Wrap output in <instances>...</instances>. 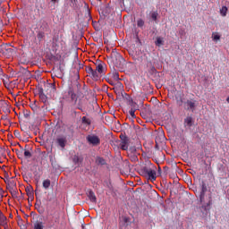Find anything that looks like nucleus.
I'll use <instances>...</instances> for the list:
<instances>
[{
  "instance_id": "f257e3e1",
  "label": "nucleus",
  "mask_w": 229,
  "mask_h": 229,
  "mask_svg": "<svg viewBox=\"0 0 229 229\" xmlns=\"http://www.w3.org/2000/svg\"><path fill=\"white\" fill-rule=\"evenodd\" d=\"M199 201L206 208L211 207V205H212V192L200 194L199 195Z\"/></svg>"
},
{
  "instance_id": "f03ea898",
  "label": "nucleus",
  "mask_w": 229,
  "mask_h": 229,
  "mask_svg": "<svg viewBox=\"0 0 229 229\" xmlns=\"http://www.w3.org/2000/svg\"><path fill=\"white\" fill-rule=\"evenodd\" d=\"M105 71H106V64L103 62L98 63L95 69V72H97L98 80L101 78V75L105 74Z\"/></svg>"
},
{
  "instance_id": "7ed1b4c3",
  "label": "nucleus",
  "mask_w": 229,
  "mask_h": 229,
  "mask_svg": "<svg viewBox=\"0 0 229 229\" xmlns=\"http://www.w3.org/2000/svg\"><path fill=\"white\" fill-rule=\"evenodd\" d=\"M86 139L89 144H92V146H99L101 144V140L97 135H88Z\"/></svg>"
},
{
  "instance_id": "20e7f679",
  "label": "nucleus",
  "mask_w": 229,
  "mask_h": 229,
  "mask_svg": "<svg viewBox=\"0 0 229 229\" xmlns=\"http://www.w3.org/2000/svg\"><path fill=\"white\" fill-rule=\"evenodd\" d=\"M119 146H120V149H123V151H127L130 146V139H128V137L122 136Z\"/></svg>"
},
{
  "instance_id": "39448f33",
  "label": "nucleus",
  "mask_w": 229,
  "mask_h": 229,
  "mask_svg": "<svg viewBox=\"0 0 229 229\" xmlns=\"http://www.w3.org/2000/svg\"><path fill=\"white\" fill-rule=\"evenodd\" d=\"M68 96H70L72 103H73V105H77L78 95H76L74 89L72 87L69 88Z\"/></svg>"
},
{
  "instance_id": "423d86ee",
  "label": "nucleus",
  "mask_w": 229,
  "mask_h": 229,
  "mask_svg": "<svg viewBox=\"0 0 229 229\" xmlns=\"http://www.w3.org/2000/svg\"><path fill=\"white\" fill-rule=\"evenodd\" d=\"M0 109L4 114H10L11 112L10 105H8V102H6L5 100H0Z\"/></svg>"
},
{
  "instance_id": "0eeeda50",
  "label": "nucleus",
  "mask_w": 229,
  "mask_h": 229,
  "mask_svg": "<svg viewBox=\"0 0 229 229\" xmlns=\"http://www.w3.org/2000/svg\"><path fill=\"white\" fill-rule=\"evenodd\" d=\"M2 51L4 55H7V56H12V55L15 53V50L12 48L10 45H4L2 48Z\"/></svg>"
},
{
  "instance_id": "6e6552de",
  "label": "nucleus",
  "mask_w": 229,
  "mask_h": 229,
  "mask_svg": "<svg viewBox=\"0 0 229 229\" xmlns=\"http://www.w3.org/2000/svg\"><path fill=\"white\" fill-rule=\"evenodd\" d=\"M174 98L178 106H182L183 105V93L182 91H177Z\"/></svg>"
},
{
  "instance_id": "1a4fd4ad",
  "label": "nucleus",
  "mask_w": 229,
  "mask_h": 229,
  "mask_svg": "<svg viewBox=\"0 0 229 229\" xmlns=\"http://www.w3.org/2000/svg\"><path fill=\"white\" fill-rule=\"evenodd\" d=\"M56 144L62 148V149L65 148V146L67 145V138L65 137H59L55 140Z\"/></svg>"
},
{
  "instance_id": "9d476101",
  "label": "nucleus",
  "mask_w": 229,
  "mask_h": 229,
  "mask_svg": "<svg viewBox=\"0 0 229 229\" xmlns=\"http://www.w3.org/2000/svg\"><path fill=\"white\" fill-rule=\"evenodd\" d=\"M86 72L91 76L92 80H98V72L92 69V66H86Z\"/></svg>"
},
{
  "instance_id": "9b49d317",
  "label": "nucleus",
  "mask_w": 229,
  "mask_h": 229,
  "mask_svg": "<svg viewBox=\"0 0 229 229\" xmlns=\"http://www.w3.org/2000/svg\"><path fill=\"white\" fill-rule=\"evenodd\" d=\"M184 106H186V110H191V112H194L196 108V101L195 100H187L184 103Z\"/></svg>"
},
{
  "instance_id": "f8f14e48",
  "label": "nucleus",
  "mask_w": 229,
  "mask_h": 229,
  "mask_svg": "<svg viewBox=\"0 0 229 229\" xmlns=\"http://www.w3.org/2000/svg\"><path fill=\"white\" fill-rule=\"evenodd\" d=\"M156 167L154 166L150 171L145 175L148 176V180L151 182H155L157 180V171L155 170Z\"/></svg>"
},
{
  "instance_id": "ddd939ff",
  "label": "nucleus",
  "mask_w": 229,
  "mask_h": 229,
  "mask_svg": "<svg viewBox=\"0 0 229 229\" xmlns=\"http://www.w3.org/2000/svg\"><path fill=\"white\" fill-rule=\"evenodd\" d=\"M165 141V136H164V134H158L156 137V146H155L156 149H160V147H158V145Z\"/></svg>"
},
{
  "instance_id": "4468645a",
  "label": "nucleus",
  "mask_w": 229,
  "mask_h": 229,
  "mask_svg": "<svg viewBox=\"0 0 229 229\" xmlns=\"http://www.w3.org/2000/svg\"><path fill=\"white\" fill-rule=\"evenodd\" d=\"M88 198L91 201V203H98V198L96 197V193H94L92 190L88 191Z\"/></svg>"
},
{
  "instance_id": "2eb2a0df",
  "label": "nucleus",
  "mask_w": 229,
  "mask_h": 229,
  "mask_svg": "<svg viewBox=\"0 0 229 229\" xmlns=\"http://www.w3.org/2000/svg\"><path fill=\"white\" fill-rule=\"evenodd\" d=\"M7 219L3 213H0V226H4V228L8 227Z\"/></svg>"
},
{
  "instance_id": "dca6fc26",
  "label": "nucleus",
  "mask_w": 229,
  "mask_h": 229,
  "mask_svg": "<svg viewBox=\"0 0 229 229\" xmlns=\"http://www.w3.org/2000/svg\"><path fill=\"white\" fill-rule=\"evenodd\" d=\"M25 191H26L28 198H30V199H33V198H34L33 187H31V185L27 186L25 188Z\"/></svg>"
},
{
  "instance_id": "f3484780",
  "label": "nucleus",
  "mask_w": 229,
  "mask_h": 229,
  "mask_svg": "<svg viewBox=\"0 0 229 229\" xmlns=\"http://www.w3.org/2000/svg\"><path fill=\"white\" fill-rule=\"evenodd\" d=\"M153 167H155V166L146 165L145 166H143L141 168L140 171H141L142 174H144V176H146L148 174V173L150 171V169H152Z\"/></svg>"
},
{
  "instance_id": "a211bd4d",
  "label": "nucleus",
  "mask_w": 229,
  "mask_h": 229,
  "mask_svg": "<svg viewBox=\"0 0 229 229\" xmlns=\"http://www.w3.org/2000/svg\"><path fill=\"white\" fill-rule=\"evenodd\" d=\"M37 38H38V42H42V40H44V38H46V32H44L42 30L38 31Z\"/></svg>"
},
{
  "instance_id": "6ab92c4d",
  "label": "nucleus",
  "mask_w": 229,
  "mask_h": 229,
  "mask_svg": "<svg viewBox=\"0 0 229 229\" xmlns=\"http://www.w3.org/2000/svg\"><path fill=\"white\" fill-rule=\"evenodd\" d=\"M96 164H98V165H106V160L101 157H98L96 158Z\"/></svg>"
},
{
  "instance_id": "aec40b11",
  "label": "nucleus",
  "mask_w": 229,
  "mask_h": 229,
  "mask_svg": "<svg viewBox=\"0 0 229 229\" xmlns=\"http://www.w3.org/2000/svg\"><path fill=\"white\" fill-rule=\"evenodd\" d=\"M15 153L20 160L24 158V148H21V150L15 149Z\"/></svg>"
},
{
  "instance_id": "412c9836",
  "label": "nucleus",
  "mask_w": 229,
  "mask_h": 229,
  "mask_svg": "<svg viewBox=\"0 0 229 229\" xmlns=\"http://www.w3.org/2000/svg\"><path fill=\"white\" fill-rule=\"evenodd\" d=\"M129 105L131 106V110L137 112V110H139V105L135 102H133V100H131L129 102Z\"/></svg>"
},
{
  "instance_id": "4be33fe9",
  "label": "nucleus",
  "mask_w": 229,
  "mask_h": 229,
  "mask_svg": "<svg viewBox=\"0 0 229 229\" xmlns=\"http://www.w3.org/2000/svg\"><path fill=\"white\" fill-rule=\"evenodd\" d=\"M109 77L114 80V81H119L121 80L119 78V72H113L111 74H109Z\"/></svg>"
},
{
  "instance_id": "5701e85b",
  "label": "nucleus",
  "mask_w": 229,
  "mask_h": 229,
  "mask_svg": "<svg viewBox=\"0 0 229 229\" xmlns=\"http://www.w3.org/2000/svg\"><path fill=\"white\" fill-rule=\"evenodd\" d=\"M74 106L78 109L83 112V100L81 98L78 99L77 104L74 105Z\"/></svg>"
},
{
  "instance_id": "b1692460",
  "label": "nucleus",
  "mask_w": 229,
  "mask_h": 229,
  "mask_svg": "<svg viewBox=\"0 0 229 229\" xmlns=\"http://www.w3.org/2000/svg\"><path fill=\"white\" fill-rule=\"evenodd\" d=\"M46 201H47V205H49V203L55 201V194L48 193L47 198H46Z\"/></svg>"
},
{
  "instance_id": "393cba45",
  "label": "nucleus",
  "mask_w": 229,
  "mask_h": 229,
  "mask_svg": "<svg viewBox=\"0 0 229 229\" xmlns=\"http://www.w3.org/2000/svg\"><path fill=\"white\" fill-rule=\"evenodd\" d=\"M49 187H51V180H49V179L44 180L43 181V189L47 191V189H49Z\"/></svg>"
},
{
  "instance_id": "a878e982",
  "label": "nucleus",
  "mask_w": 229,
  "mask_h": 229,
  "mask_svg": "<svg viewBox=\"0 0 229 229\" xmlns=\"http://www.w3.org/2000/svg\"><path fill=\"white\" fill-rule=\"evenodd\" d=\"M207 191H208V189H207V183H206L204 181H202V182H201V191H200V194H207Z\"/></svg>"
},
{
  "instance_id": "bb28decb",
  "label": "nucleus",
  "mask_w": 229,
  "mask_h": 229,
  "mask_svg": "<svg viewBox=\"0 0 229 229\" xmlns=\"http://www.w3.org/2000/svg\"><path fill=\"white\" fill-rule=\"evenodd\" d=\"M155 44L158 47H160V46H164V38L157 37Z\"/></svg>"
},
{
  "instance_id": "cd10ccee",
  "label": "nucleus",
  "mask_w": 229,
  "mask_h": 229,
  "mask_svg": "<svg viewBox=\"0 0 229 229\" xmlns=\"http://www.w3.org/2000/svg\"><path fill=\"white\" fill-rule=\"evenodd\" d=\"M47 88L50 89V92H53V94H55V92H56V84L48 83Z\"/></svg>"
},
{
  "instance_id": "c85d7f7f",
  "label": "nucleus",
  "mask_w": 229,
  "mask_h": 229,
  "mask_svg": "<svg viewBox=\"0 0 229 229\" xmlns=\"http://www.w3.org/2000/svg\"><path fill=\"white\" fill-rule=\"evenodd\" d=\"M6 188L9 189L10 192H12V191H14L15 189V182L13 181H10Z\"/></svg>"
},
{
  "instance_id": "c756f323",
  "label": "nucleus",
  "mask_w": 229,
  "mask_h": 229,
  "mask_svg": "<svg viewBox=\"0 0 229 229\" xmlns=\"http://www.w3.org/2000/svg\"><path fill=\"white\" fill-rule=\"evenodd\" d=\"M227 13H228V7L222 6V8L220 9V14L222 15V17H226Z\"/></svg>"
},
{
  "instance_id": "7c9ffc66",
  "label": "nucleus",
  "mask_w": 229,
  "mask_h": 229,
  "mask_svg": "<svg viewBox=\"0 0 229 229\" xmlns=\"http://www.w3.org/2000/svg\"><path fill=\"white\" fill-rule=\"evenodd\" d=\"M52 47L55 49V51L58 49V38H53Z\"/></svg>"
},
{
  "instance_id": "2f4dec72",
  "label": "nucleus",
  "mask_w": 229,
  "mask_h": 229,
  "mask_svg": "<svg viewBox=\"0 0 229 229\" xmlns=\"http://www.w3.org/2000/svg\"><path fill=\"white\" fill-rule=\"evenodd\" d=\"M23 157L25 158H31V157H32L31 151H30L28 149H23Z\"/></svg>"
},
{
  "instance_id": "473e14b6",
  "label": "nucleus",
  "mask_w": 229,
  "mask_h": 229,
  "mask_svg": "<svg viewBox=\"0 0 229 229\" xmlns=\"http://www.w3.org/2000/svg\"><path fill=\"white\" fill-rule=\"evenodd\" d=\"M150 17L154 22H157V19H158V12H152Z\"/></svg>"
},
{
  "instance_id": "72a5a7b5",
  "label": "nucleus",
  "mask_w": 229,
  "mask_h": 229,
  "mask_svg": "<svg viewBox=\"0 0 229 229\" xmlns=\"http://www.w3.org/2000/svg\"><path fill=\"white\" fill-rule=\"evenodd\" d=\"M81 121H82L83 124H88V126H90V124H91L90 119L87 118V116H83L81 118Z\"/></svg>"
},
{
  "instance_id": "f704fd0d",
  "label": "nucleus",
  "mask_w": 229,
  "mask_h": 229,
  "mask_svg": "<svg viewBox=\"0 0 229 229\" xmlns=\"http://www.w3.org/2000/svg\"><path fill=\"white\" fill-rule=\"evenodd\" d=\"M105 183H106V187H107V189H108L111 192H114V186L112 185V182L106 181Z\"/></svg>"
},
{
  "instance_id": "c9c22d12",
  "label": "nucleus",
  "mask_w": 229,
  "mask_h": 229,
  "mask_svg": "<svg viewBox=\"0 0 229 229\" xmlns=\"http://www.w3.org/2000/svg\"><path fill=\"white\" fill-rule=\"evenodd\" d=\"M184 123L188 125V126H192V117H187L184 120Z\"/></svg>"
},
{
  "instance_id": "e433bc0d",
  "label": "nucleus",
  "mask_w": 229,
  "mask_h": 229,
  "mask_svg": "<svg viewBox=\"0 0 229 229\" xmlns=\"http://www.w3.org/2000/svg\"><path fill=\"white\" fill-rule=\"evenodd\" d=\"M137 26H138V28H143L144 27V20L139 19L137 21Z\"/></svg>"
},
{
  "instance_id": "4c0bfd02",
  "label": "nucleus",
  "mask_w": 229,
  "mask_h": 229,
  "mask_svg": "<svg viewBox=\"0 0 229 229\" xmlns=\"http://www.w3.org/2000/svg\"><path fill=\"white\" fill-rule=\"evenodd\" d=\"M73 162L75 163V164H80V162H83V159H81L80 157H78V156H74L73 157Z\"/></svg>"
},
{
  "instance_id": "58836bf2",
  "label": "nucleus",
  "mask_w": 229,
  "mask_h": 229,
  "mask_svg": "<svg viewBox=\"0 0 229 229\" xmlns=\"http://www.w3.org/2000/svg\"><path fill=\"white\" fill-rule=\"evenodd\" d=\"M39 98L41 99V101L43 103H46V101H47V96H46V94H44V93L39 95Z\"/></svg>"
},
{
  "instance_id": "ea45409f",
  "label": "nucleus",
  "mask_w": 229,
  "mask_h": 229,
  "mask_svg": "<svg viewBox=\"0 0 229 229\" xmlns=\"http://www.w3.org/2000/svg\"><path fill=\"white\" fill-rule=\"evenodd\" d=\"M34 229H44V225H42V223H36L34 224Z\"/></svg>"
},
{
  "instance_id": "a19ab883",
  "label": "nucleus",
  "mask_w": 229,
  "mask_h": 229,
  "mask_svg": "<svg viewBox=\"0 0 229 229\" xmlns=\"http://www.w3.org/2000/svg\"><path fill=\"white\" fill-rule=\"evenodd\" d=\"M106 80L107 83H109V85H115V81H114L112 78L106 77Z\"/></svg>"
},
{
  "instance_id": "79ce46f5",
  "label": "nucleus",
  "mask_w": 229,
  "mask_h": 229,
  "mask_svg": "<svg viewBox=\"0 0 229 229\" xmlns=\"http://www.w3.org/2000/svg\"><path fill=\"white\" fill-rule=\"evenodd\" d=\"M129 114L131 115V117H132V119H135L137 117V115H135V111L130 109Z\"/></svg>"
},
{
  "instance_id": "37998d69",
  "label": "nucleus",
  "mask_w": 229,
  "mask_h": 229,
  "mask_svg": "<svg viewBox=\"0 0 229 229\" xmlns=\"http://www.w3.org/2000/svg\"><path fill=\"white\" fill-rule=\"evenodd\" d=\"M2 121H8V114L4 113L1 116Z\"/></svg>"
},
{
  "instance_id": "c03bdc74",
  "label": "nucleus",
  "mask_w": 229,
  "mask_h": 229,
  "mask_svg": "<svg viewBox=\"0 0 229 229\" xmlns=\"http://www.w3.org/2000/svg\"><path fill=\"white\" fill-rule=\"evenodd\" d=\"M38 96L44 94V89L41 87L38 88Z\"/></svg>"
},
{
  "instance_id": "a18cd8bd",
  "label": "nucleus",
  "mask_w": 229,
  "mask_h": 229,
  "mask_svg": "<svg viewBox=\"0 0 229 229\" xmlns=\"http://www.w3.org/2000/svg\"><path fill=\"white\" fill-rule=\"evenodd\" d=\"M14 137H17V139H19V137H21V132L17 130L14 131Z\"/></svg>"
},
{
  "instance_id": "49530a36",
  "label": "nucleus",
  "mask_w": 229,
  "mask_h": 229,
  "mask_svg": "<svg viewBox=\"0 0 229 229\" xmlns=\"http://www.w3.org/2000/svg\"><path fill=\"white\" fill-rule=\"evenodd\" d=\"M6 148L0 147V155H4Z\"/></svg>"
},
{
  "instance_id": "de8ad7c7",
  "label": "nucleus",
  "mask_w": 229,
  "mask_h": 229,
  "mask_svg": "<svg viewBox=\"0 0 229 229\" xmlns=\"http://www.w3.org/2000/svg\"><path fill=\"white\" fill-rule=\"evenodd\" d=\"M23 115H24V117H25L26 119H29V117H30V112H29V111H26V112L23 114Z\"/></svg>"
},
{
  "instance_id": "09e8293b",
  "label": "nucleus",
  "mask_w": 229,
  "mask_h": 229,
  "mask_svg": "<svg viewBox=\"0 0 229 229\" xmlns=\"http://www.w3.org/2000/svg\"><path fill=\"white\" fill-rule=\"evenodd\" d=\"M220 38H221V36H219V35H215L213 37V40H219Z\"/></svg>"
},
{
  "instance_id": "8fccbe9b",
  "label": "nucleus",
  "mask_w": 229,
  "mask_h": 229,
  "mask_svg": "<svg viewBox=\"0 0 229 229\" xmlns=\"http://www.w3.org/2000/svg\"><path fill=\"white\" fill-rule=\"evenodd\" d=\"M59 220H60V214H57L56 216H55V222L58 223Z\"/></svg>"
},
{
  "instance_id": "3c124183",
  "label": "nucleus",
  "mask_w": 229,
  "mask_h": 229,
  "mask_svg": "<svg viewBox=\"0 0 229 229\" xmlns=\"http://www.w3.org/2000/svg\"><path fill=\"white\" fill-rule=\"evenodd\" d=\"M4 72L3 71V68H1V64H0V76H4Z\"/></svg>"
},
{
  "instance_id": "603ef678",
  "label": "nucleus",
  "mask_w": 229,
  "mask_h": 229,
  "mask_svg": "<svg viewBox=\"0 0 229 229\" xmlns=\"http://www.w3.org/2000/svg\"><path fill=\"white\" fill-rule=\"evenodd\" d=\"M130 150L133 153V151H137V149L135 148H130Z\"/></svg>"
},
{
  "instance_id": "864d4df0",
  "label": "nucleus",
  "mask_w": 229,
  "mask_h": 229,
  "mask_svg": "<svg viewBox=\"0 0 229 229\" xmlns=\"http://www.w3.org/2000/svg\"><path fill=\"white\" fill-rule=\"evenodd\" d=\"M50 162H53V156H49Z\"/></svg>"
},
{
  "instance_id": "5fc2aeb1",
  "label": "nucleus",
  "mask_w": 229,
  "mask_h": 229,
  "mask_svg": "<svg viewBox=\"0 0 229 229\" xmlns=\"http://www.w3.org/2000/svg\"><path fill=\"white\" fill-rule=\"evenodd\" d=\"M120 60H124V58H123L121 55H119Z\"/></svg>"
},
{
  "instance_id": "6e6d98bb",
  "label": "nucleus",
  "mask_w": 229,
  "mask_h": 229,
  "mask_svg": "<svg viewBox=\"0 0 229 229\" xmlns=\"http://www.w3.org/2000/svg\"><path fill=\"white\" fill-rule=\"evenodd\" d=\"M226 101H227V103H229V95H228V98H226Z\"/></svg>"
},
{
  "instance_id": "4d7b16f0",
  "label": "nucleus",
  "mask_w": 229,
  "mask_h": 229,
  "mask_svg": "<svg viewBox=\"0 0 229 229\" xmlns=\"http://www.w3.org/2000/svg\"><path fill=\"white\" fill-rule=\"evenodd\" d=\"M52 1V3H56V0H51Z\"/></svg>"
},
{
  "instance_id": "13d9d810",
  "label": "nucleus",
  "mask_w": 229,
  "mask_h": 229,
  "mask_svg": "<svg viewBox=\"0 0 229 229\" xmlns=\"http://www.w3.org/2000/svg\"><path fill=\"white\" fill-rule=\"evenodd\" d=\"M152 71H155V67H152Z\"/></svg>"
},
{
  "instance_id": "bf43d9fd",
  "label": "nucleus",
  "mask_w": 229,
  "mask_h": 229,
  "mask_svg": "<svg viewBox=\"0 0 229 229\" xmlns=\"http://www.w3.org/2000/svg\"><path fill=\"white\" fill-rule=\"evenodd\" d=\"M75 0H71V2L72 3V2H74Z\"/></svg>"
},
{
  "instance_id": "052dcab7",
  "label": "nucleus",
  "mask_w": 229,
  "mask_h": 229,
  "mask_svg": "<svg viewBox=\"0 0 229 229\" xmlns=\"http://www.w3.org/2000/svg\"><path fill=\"white\" fill-rule=\"evenodd\" d=\"M32 110H35V107H32Z\"/></svg>"
},
{
  "instance_id": "680f3d73",
  "label": "nucleus",
  "mask_w": 229,
  "mask_h": 229,
  "mask_svg": "<svg viewBox=\"0 0 229 229\" xmlns=\"http://www.w3.org/2000/svg\"><path fill=\"white\" fill-rule=\"evenodd\" d=\"M38 212H41V209H39Z\"/></svg>"
},
{
  "instance_id": "e2e57ef3",
  "label": "nucleus",
  "mask_w": 229,
  "mask_h": 229,
  "mask_svg": "<svg viewBox=\"0 0 229 229\" xmlns=\"http://www.w3.org/2000/svg\"><path fill=\"white\" fill-rule=\"evenodd\" d=\"M38 212H41V209H39Z\"/></svg>"
},
{
  "instance_id": "0e129e2a",
  "label": "nucleus",
  "mask_w": 229,
  "mask_h": 229,
  "mask_svg": "<svg viewBox=\"0 0 229 229\" xmlns=\"http://www.w3.org/2000/svg\"><path fill=\"white\" fill-rule=\"evenodd\" d=\"M98 1H101V0H98Z\"/></svg>"
}]
</instances>
